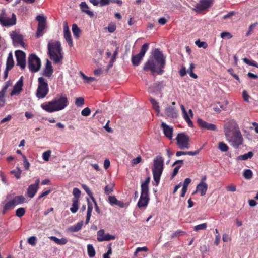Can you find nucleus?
<instances>
[{"instance_id": "nucleus-1", "label": "nucleus", "mask_w": 258, "mask_h": 258, "mask_svg": "<svg viewBox=\"0 0 258 258\" xmlns=\"http://www.w3.org/2000/svg\"><path fill=\"white\" fill-rule=\"evenodd\" d=\"M165 57L159 49H155L152 51V57L145 63L143 70L150 71L153 75L156 73L159 75L163 74V70L165 66Z\"/></svg>"}, {"instance_id": "nucleus-2", "label": "nucleus", "mask_w": 258, "mask_h": 258, "mask_svg": "<svg viewBox=\"0 0 258 258\" xmlns=\"http://www.w3.org/2000/svg\"><path fill=\"white\" fill-rule=\"evenodd\" d=\"M224 133L227 140L234 148L242 144L243 138L235 120H231L224 125Z\"/></svg>"}, {"instance_id": "nucleus-3", "label": "nucleus", "mask_w": 258, "mask_h": 258, "mask_svg": "<svg viewBox=\"0 0 258 258\" xmlns=\"http://www.w3.org/2000/svg\"><path fill=\"white\" fill-rule=\"evenodd\" d=\"M69 104V101L66 95H57L52 101L41 105V108L49 113L60 111L64 109Z\"/></svg>"}, {"instance_id": "nucleus-4", "label": "nucleus", "mask_w": 258, "mask_h": 258, "mask_svg": "<svg viewBox=\"0 0 258 258\" xmlns=\"http://www.w3.org/2000/svg\"><path fill=\"white\" fill-rule=\"evenodd\" d=\"M48 50L50 58L54 63L58 64L61 61L63 56L60 42H49Z\"/></svg>"}, {"instance_id": "nucleus-5", "label": "nucleus", "mask_w": 258, "mask_h": 258, "mask_svg": "<svg viewBox=\"0 0 258 258\" xmlns=\"http://www.w3.org/2000/svg\"><path fill=\"white\" fill-rule=\"evenodd\" d=\"M164 169V160L160 156H157L154 160L152 168L153 179L156 185L159 183L160 177Z\"/></svg>"}, {"instance_id": "nucleus-6", "label": "nucleus", "mask_w": 258, "mask_h": 258, "mask_svg": "<svg viewBox=\"0 0 258 258\" xmlns=\"http://www.w3.org/2000/svg\"><path fill=\"white\" fill-rule=\"evenodd\" d=\"M0 23L3 26H12L16 23V16L14 13H7L3 10L0 14Z\"/></svg>"}, {"instance_id": "nucleus-7", "label": "nucleus", "mask_w": 258, "mask_h": 258, "mask_svg": "<svg viewBox=\"0 0 258 258\" xmlns=\"http://www.w3.org/2000/svg\"><path fill=\"white\" fill-rule=\"evenodd\" d=\"M48 85L43 77L38 78V86L36 91V96L39 99L44 98L48 93Z\"/></svg>"}, {"instance_id": "nucleus-8", "label": "nucleus", "mask_w": 258, "mask_h": 258, "mask_svg": "<svg viewBox=\"0 0 258 258\" xmlns=\"http://www.w3.org/2000/svg\"><path fill=\"white\" fill-rule=\"evenodd\" d=\"M28 67L32 72H37L41 67V61L35 54H31L28 59Z\"/></svg>"}, {"instance_id": "nucleus-9", "label": "nucleus", "mask_w": 258, "mask_h": 258, "mask_svg": "<svg viewBox=\"0 0 258 258\" xmlns=\"http://www.w3.org/2000/svg\"><path fill=\"white\" fill-rule=\"evenodd\" d=\"M176 140L177 141V144L180 149L184 150L189 148L190 139L187 135H186L184 133H179L177 135Z\"/></svg>"}, {"instance_id": "nucleus-10", "label": "nucleus", "mask_w": 258, "mask_h": 258, "mask_svg": "<svg viewBox=\"0 0 258 258\" xmlns=\"http://www.w3.org/2000/svg\"><path fill=\"white\" fill-rule=\"evenodd\" d=\"M149 46L148 43H145L142 45L140 53L132 57V62L134 66H137L140 64L141 60L143 59L146 52L148 50Z\"/></svg>"}, {"instance_id": "nucleus-11", "label": "nucleus", "mask_w": 258, "mask_h": 258, "mask_svg": "<svg viewBox=\"0 0 258 258\" xmlns=\"http://www.w3.org/2000/svg\"><path fill=\"white\" fill-rule=\"evenodd\" d=\"M16 57L17 65L20 67L21 69L23 70L26 67V54L21 50H16L15 51Z\"/></svg>"}, {"instance_id": "nucleus-12", "label": "nucleus", "mask_w": 258, "mask_h": 258, "mask_svg": "<svg viewBox=\"0 0 258 258\" xmlns=\"http://www.w3.org/2000/svg\"><path fill=\"white\" fill-rule=\"evenodd\" d=\"M149 200V191L141 190V196L137 205L139 208L146 207Z\"/></svg>"}, {"instance_id": "nucleus-13", "label": "nucleus", "mask_w": 258, "mask_h": 258, "mask_svg": "<svg viewBox=\"0 0 258 258\" xmlns=\"http://www.w3.org/2000/svg\"><path fill=\"white\" fill-rule=\"evenodd\" d=\"M11 37L13 40L14 46H17L21 45L22 47H24L25 43L23 41V38L22 35L18 34L15 31H13L11 34Z\"/></svg>"}, {"instance_id": "nucleus-14", "label": "nucleus", "mask_w": 258, "mask_h": 258, "mask_svg": "<svg viewBox=\"0 0 258 258\" xmlns=\"http://www.w3.org/2000/svg\"><path fill=\"white\" fill-rule=\"evenodd\" d=\"M115 238V237L114 235H110L108 233L105 234L103 229H101L97 232V239L99 242L114 240Z\"/></svg>"}, {"instance_id": "nucleus-15", "label": "nucleus", "mask_w": 258, "mask_h": 258, "mask_svg": "<svg viewBox=\"0 0 258 258\" xmlns=\"http://www.w3.org/2000/svg\"><path fill=\"white\" fill-rule=\"evenodd\" d=\"M63 35L66 41L68 43L70 47L73 46V40L72 39L71 33L67 21L63 23Z\"/></svg>"}, {"instance_id": "nucleus-16", "label": "nucleus", "mask_w": 258, "mask_h": 258, "mask_svg": "<svg viewBox=\"0 0 258 258\" xmlns=\"http://www.w3.org/2000/svg\"><path fill=\"white\" fill-rule=\"evenodd\" d=\"M211 3V0H200L199 3L196 5L195 10L198 12H202L209 8Z\"/></svg>"}, {"instance_id": "nucleus-17", "label": "nucleus", "mask_w": 258, "mask_h": 258, "mask_svg": "<svg viewBox=\"0 0 258 258\" xmlns=\"http://www.w3.org/2000/svg\"><path fill=\"white\" fill-rule=\"evenodd\" d=\"M40 180L39 179H37L34 184H31L29 186L27 189V195L30 198H32L37 192L39 187Z\"/></svg>"}, {"instance_id": "nucleus-18", "label": "nucleus", "mask_w": 258, "mask_h": 258, "mask_svg": "<svg viewBox=\"0 0 258 258\" xmlns=\"http://www.w3.org/2000/svg\"><path fill=\"white\" fill-rule=\"evenodd\" d=\"M23 85L22 77L14 85L13 89L10 93L11 96L17 95L20 93L22 90V87Z\"/></svg>"}, {"instance_id": "nucleus-19", "label": "nucleus", "mask_w": 258, "mask_h": 258, "mask_svg": "<svg viewBox=\"0 0 258 258\" xmlns=\"http://www.w3.org/2000/svg\"><path fill=\"white\" fill-rule=\"evenodd\" d=\"M197 122L199 125L201 127L211 131H216L217 130V127L214 124L208 123L200 118L198 119Z\"/></svg>"}, {"instance_id": "nucleus-20", "label": "nucleus", "mask_w": 258, "mask_h": 258, "mask_svg": "<svg viewBox=\"0 0 258 258\" xmlns=\"http://www.w3.org/2000/svg\"><path fill=\"white\" fill-rule=\"evenodd\" d=\"M161 126L163 130L165 136L169 139H172L173 132V127L164 122L162 123Z\"/></svg>"}, {"instance_id": "nucleus-21", "label": "nucleus", "mask_w": 258, "mask_h": 258, "mask_svg": "<svg viewBox=\"0 0 258 258\" xmlns=\"http://www.w3.org/2000/svg\"><path fill=\"white\" fill-rule=\"evenodd\" d=\"M53 72L51 62L47 59L45 68L43 70V75L47 77H50Z\"/></svg>"}, {"instance_id": "nucleus-22", "label": "nucleus", "mask_w": 258, "mask_h": 258, "mask_svg": "<svg viewBox=\"0 0 258 258\" xmlns=\"http://www.w3.org/2000/svg\"><path fill=\"white\" fill-rule=\"evenodd\" d=\"M165 113L167 116L171 118H176L178 116L175 108L171 106H169L165 109Z\"/></svg>"}, {"instance_id": "nucleus-23", "label": "nucleus", "mask_w": 258, "mask_h": 258, "mask_svg": "<svg viewBox=\"0 0 258 258\" xmlns=\"http://www.w3.org/2000/svg\"><path fill=\"white\" fill-rule=\"evenodd\" d=\"M207 189V184L203 181H201L197 186V191L200 192L202 196L206 194Z\"/></svg>"}, {"instance_id": "nucleus-24", "label": "nucleus", "mask_w": 258, "mask_h": 258, "mask_svg": "<svg viewBox=\"0 0 258 258\" xmlns=\"http://www.w3.org/2000/svg\"><path fill=\"white\" fill-rule=\"evenodd\" d=\"M80 7L82 11L86 13L89 16L92 17L94 15L93 13L89 10V8L85 2H81Z\"/></svg>"}, {"instance_id": "nucleus-25", "label": "nucleus", "mask_w": 258, "mask_h": 258, "mask_svg": "<svg viewBox=\"0 0 258 258\" xmlns=\"http://www.w3.org/2000/svg\"><path fill=\"white\" fill-rule=\"evenodd\" d=\"M180 107H181L182 113H183L184 119L187 122L188 125L190 127H192L193 126V123L191 121L189 116H188V115L185 110V107L184 106V105H181Z\"/></svg>"}, {"instance_id": "nucleus-26", "label": "nucleus", "mask_w": 258, "mask_h": 258, "mask_svg": "<svg viewBox=\"0 0 258 258\" xmlns=\"http://www.w3.org/2000/svg\"><path fill=\"white\" fill-rule=\"evenodd\" d=\"M14 61L13 58V54L12 52H10L6 62V68L7 70H11L14 66Z\"/></svg>"}, {"instance_id": "nucleus-27", "label": "nucleus", "mask_w": 258, "mask_h": 258, "mask_svg": "<svg viewBox=\"0 0 258 258\" xmlns=\"http://www.w3.org/2000/svg\"><path fill=\"white\" fill-rule=\"evenodd\" d=\"M191 180L190 178H186L183 182V187L182 189V192L180 197H184L187 190L188 185L190 183Z\"/></svg>"}, {"instance_id": "nucleus-28", "label": "nucleus", "mask_w": 258, "mask_h": 258, "mask_svg": "<svg viewBox=\"0 0 258 258\" xmlns=\"http://www.w3.org/2000/svg\"><path fill=\"white\" fill-rule=\"evenodd\" d=\"M72 30L74 37L77 39L79 38L80 36L81 31L76 24H73Z\"/></svg>"}, {"instance_id": "nucleus-29", "label": "nucleus", "mask_w": 258, "mask_h": 258, "mask_svg": "<svg viewBox=\"0 0 258 258\" xmlns=\"http://www.w3.org/2000/svg\"><path fill=\"white\" fill-rule=\"evenodd\" d=\"M46 23H38L37 30L36 32V37H39L43 35V31L45 28Z\"/></svg>"}, {"instance_id": "nucleus-30", "label": "nucleus", "mask_w": 258, "mask_h": 258, "mask_svg": "<svg viewBox=\"0 0 258 258\" xmlns=\"http://www.w3.org/2000/svg\"><path fill=\"white\" fill-rule=\"evenodd\" d=\"M92 210H93L92 204L91 202L88 201V208H87L86 219V221H85L86 224H87L90 221V217L91 216V213L92 212Z\"/></svg>"}, {"instance_id": "nucleus-31", "label": "nucleus", "mask_w": 258, "mask_h": 258, "mask_svg": "<svg viewBox=\"0 0 258 258\" xmlns=\"http://www.w3.org/2000/svg\"><path fill=\"white\" fill-rule=\"evenodd\" d=\"M50 239L59 245H64L68 242L67 239L64 238L58 239L55 236H51Z\"/></svg>"}, {"instance_id": "nucleus-32", "label": "nucleus", "mask_w": 258, "mask_h": 258, "mask_svg": "<svg viewBox=\"0 0 258 258\" xmlns=\"http://www.w3.org/2000/svg\"><path fill=\"white\" fill-rule=\"evenodd\" d=\"M253 156V153L252 152H249L246 154L240 155L237 157V159L238 160H246L249 158H251Z\"/></svg>"}, {"instance_id": "nucleus-33", "label": "nucleus", "mask_w": 258, "mask_h": 258, "mask_svg": "<svg viewBox=\"0 0 258 258\" xmlns=\"http://www.w3.org/2000/svg\"><path fill=\"white\" fill-rule=\"evenodd\" d=\"M79 208V200H72V205L70 208V210L72 213H75L78 211Z\"/></svg>"}, {"instance_id": "nucleus-34", "label": "nucleus", "mask_w": 258, "mask_h": 258, "mask_svg": "<svg viewBox=\"0 0 258 258\" xmlns=\"http://www.w3.org/2000/svg\"><path fill=\"white\" fill-rule=\"evenodd\" d=\"M80 76L84 80L85 83H90L93 81H96V79L94 77H88L86 76L82 72H80Z\"/></svg>"}, {"instance_id": "nucleus-35", "label": "nucleus", "mask_w": 258, "mask_h": 258, "mask_svg": "<svg viewBox=\"0 0 258 258\" xmlns=\"http://www.w3.org/2000/svg\"><path fill=\"white\" fill-rule=\"evenodd\" d=\"M150 181V178L147 177L145 181L141 184V190L149 191V184Z\"/></svg>"}, {"instance_id": "nucleus-36", "label": "nucleus", "mask_w": 258, "mask_h": 258, "mask_svg": "<svg viewBox=\"0 0 258 258\" xmlns=\"http://www.w3.org/2000/svg\"><path fill=\"white\" fill-rule=\"evenodd\" d=\"M83 225V222L81 221L78 222L76 225H74L70 227V230L73 232H77L79 231Z\"/></svg>"}, {"instance_id": "nucleus-37", "label": "nucleus", "mask_w": 258, "mask_h": 258, "mask_svg": "<svg viewBox=\"0 0 258 258\" xmlns=\"http://www.w3.org/2000/svg\"><path fill=\"white\" fill-rule=\"evenodd\" d=\"M115 186L114 183H110L106 185L104 188V192L106 195L111 194L113 191V188Z\"/></svg>"}, {"instance_id": "nucleus-38", "label": "nucleus", "mask_w": 258, "mask_h": 258, "mask_svg": "<svg viewBox=\"0 0 258 258\" xmlns=\"http://www.w3.org/2000/svg\"><path fill=\"white\" fill-rule=\"evenodd\" d=\"M118 49H119V47H117L115 51L113 53V56L110 60V61L109 62V64L108 66V69H107L108 70L112 67L113 62L116 60V56H117V55L118 54Z\"/></svg>"}, {"instance_id": "nucleus-39", "label": "nucleus", "mask_w": 258, "mask_h": 258, "mask_svg": "<svg viewBox=\"0 0 258 258\" xmlns=\"http://www.w3.org/2000/svg\"><path fill=\"white\" fill-rule=\"evenodd\" d=\"M25 199V198L23 196H17L15 197L13 200L16 205H18L23 203Z\"/></svg>"}, {"instance_id": "nucleus-40", "label": "nucleus", "mask_w": 258, "mask_h": 258, "mask_svg": "<svg viewBox=\"0 0 258 258\" xmlns=\"http://www.w3.org/2000/svg\"><path fill=\"white\" fill-rule=\"evenodd\" d=\"M87 252L90 257H93L95 256V251L92 244H88L87 245Z\"/></svg>"}, {"instance_id": "nucleus-41", "label": "nucleus", "mask_w": 258, "mask_h": 258, "mask_svg": "<svg viewBox=\"0 0 258 258\" xmlns=\"http://www.w3.org/2000/svg\"><path fill=\"white\" fill-rule=\"evenodd\" d=\"M207 227V224L206 223H202L198 225L195 226L194 227V230L196 232H198L200 230H204Z\"/></svg>"}, {"instance_id": "nucleus-42", "label": "nucleus", "mask_w": 258, "mask_h": 258, "mask_svg": "<svg viewBox=\"0 0 258 258\" xmlns=\"http://www.w3.org/2000/svg\"><path fill=\"white\" fill-rule=\"evenodd\" d=\"M218 149L222 152H227L229 150V147L225 143L220 142L218 144Z\"/></svg>"}, {"instance_id": "nucleus-43", "label": "nucleus", "mask_w": 258, "mask_h": 258, "mask_svg": "<svg viewBox=\"0 0 258 258\" xmlns=\"http://www.w3.org/2000/svg\"><path fill=\"white\" fill-rule=\"evenodd\" d=\"M253 176V173L250 169H246L243 172V176L246 179H250Z\"/></svg>"}, {"instance_id": "nucleus-44", "label": "nucleus", "mask_w": 258, "mask_h": 258, "mask_svg": "<svg viewBox=\"0 0 258 258\" xmlns=\"http://www.w3.org/2000/svg\"><path fill=\"white\" fill-rule=\"evenodd\" d=\"M73 195H74V198L72 200L76 199L79 200L81 195V191L78 188H74L73 190Z\"/></svg>"}, {"instance_id": "nucleus-45", "label": "nucleus", "mask_w": 258, "mask_h": 258, "mask_svg": "<svg viewBox=\"0 0 258 258\" xmlns=\"http://www.w3.org/2000/svg\"><path fill=\"white\" fill-rule=\"evenodd\" d=\"M17 170H13L11 172V173L14 174V176L18 179H20L21 177V174L22 173V170L19 167H17Z\"/></svg>"}, {"instance_id": "nucleus-46", "label": "nucleus", "mask_w": 258, "mask_h": 258, "mask_svg": "<svg viewBox=\"0 0 258 258\" xmlns=\"http://www.w3.org/2000/svg\"><path fill=\"white\" fill-rule=\"evenodd\" d=\"M194 68H195L194 64L193 63H191L190 64V67H189V69L188 70V72L190 77H191L195 79H196V78H197L198 76L192 71V70Z\"/></svg>"}, {"instance_id": "nucleus-47", "label": "nucleus", "mask_w": 258, "mask_h": 258, "mask_svg": "<svg viewBox=\"0 0 258 258\" xmlns=\"http://www.w3.org/2000/svg\"><path fill=\"white\" fill-rule=\"evenodd\" d=\"M242 60L244 62H245L246 64H248V65L252 66L258 68V64L254 61L250 60L248 59H247V58H244L242 59Z\"/></svg>"}, {"instance_id": "nucleus-48", "label": "nucleus", "mask_w": 258, "mask_h": 258, "mask_svg": "<svg viewBox=\"0 0 258 258\" xmlns=\"http://www.w3.org/2000/svg\"><path fill=\"white\" fill-rule=\"evenodd\" d=\"M25 213V209L24 208H19L16 211V215L18 217H22Z\"/></svg>"}, {"instance_id": "nucleus-49", "label": "nucleus", "mask_w": 258, "mask_h": 258, "mask_svg": "<svg viewBox=\"0 0 258 258\" xmlns=\"http://www.w3.org/2000/svg\"><path fill=\"white\" fill-rule=\"evenodd\" d=\"M83 188L86 191V192L89 196V197L91 198L92 200H94V198L93 196L92 193L91 191L90 188L86 185L83 184L82 185Z\"/></svg>"}, {"instance_id": "nucleus-50", "label": "nucleus", "mask_w": 258, "mask_h": 258, "mask_svg": "<svg viewBox=\"0 0 258 258\" xmlns=\"http://www.w3.org/2000/svg\"><path fill=\"white\" fill-rule=\"evenodd\" d=\"M257 24H258L257 22H255V23H254L253 24H252L250 25L249 29H248V31L246 33V35H245L246 36H249L251 33L253 32L254 29L256 27Z\"/></svg>"}, {"instance_id": "nucleus-51", "label": "nucleus", "mask_w": 258, "mask_h": 258, "mask_svg": "<svg viewBox=\"0 0 258 258\" xmlns=\"http://www.w3.org/2000/svg\"><path fill=\"white\" fill-rule=\"evenodd\" d=\"M196 44L200 48L203 47V48L205 49L208 47V44L205 42H201L200 41V40H197L195 42Z\"/></svg>"}, {"instance_id": "nucleus-52", "label": "nucleus", "mask_w": 258, "mask_h": 258, "mask_svg": "<svg viewBox=\"0 0 258 258\" xmlns=\"http://www.w3.org/2000/svg\"><path fill=\"white\" fill-rule=\"evenodd\" d=\"M15 205H16L15 203L14 202L13 200H12L6 203L4 206V209L5 210H7L10 208H13Z\"/></svg>"}, {"instance_id": "nucleus-53", "label": "nucleus", "mask_w": 258, "mask_h": 258, "mask_svg": "<svg viewBox=\"0 0 258 258\" xmlns=\"http://www.w3.org/2000/svg\"><path fill=\"white\" fill-rule=\"evenodd\" d=\"M6 92H4V91H0V107L3 106L5 104V100L4 99V96Z\"/></svg>"}, {"instance_id": "nucleus-54", "label": "nucleus", "mask_w": 258, "mask_h": 258, "mask_svg": "<svg viewBox=\"0 0 258 258\" xmlns=\"http://www.w3.org/2000/svg\"><path fill=\"white\" fill-rule=\"evenodd\" d=\"M84 103V100L83 97H78L76 99L75 104L77 106H81Z\"/></svg>"}, {"instance_id": "nucleus-55", "label": "nucleus", "mask_w": 258, "mask_h": 258, "mask_svg": "<svg viewBox=\"0 0 258 258\" xmlns=\"http://www.w3.org/2000/svg\"><path fill=\"white\" fill-rule=\"evenodd\" d=\"M220 36L222 38L225 39H230L232 38V35L231 34L228 32H223L221 33Z\"/></svg>"}, {"instance_id": "nucleus-56", "label": "nucleus", "mask_w": 258, "mask_h": 258, "mask_svg": "<svg viewBox=\"0 0 258 258\" xmlns=\"http://www.w3.org/2000/svg\"><path fill=\"white\" fill-rule=\"evenodd\" d=\"M51 151L48 150L43 153L42 157L44 160L48 161L50 156Z\"/></svg>"}, {"instance_id": "nucleus-57", "label": "nucleus", "mask_w": 258, "mask_h": 258, "mask_svg": "<svg viewBox=\"0 0 258 258\" xmlns=\"http://www.w3.org/2000/svg\"><path fill=\"white\" fill-rule=\"evenodd\" d=\"M116 26L115 24L110 23L108 25L107 29L110 33H113L116 30Z\"/></svg>"}, {"instance_id": "nucleus-58", "label": "nucleus", "mask_w": 258, "mask_h": 258, "mask_svg": "<svg viewBox=\"0 0 258 258\" xmlns=\"http://www.w3.org/2000/svg\"><path fill=\"white\" fill-rule=\"evenodd\" d=\"M184 232L182 230H177L171 235V238L173 239L182 235Z\"/></svg>"}, {"instance_id": "nucleus-59", "label": "nucleus", "mask_w": 258, "mask_h": 258, "mask_svg": "<svg viewBox=\"0 0 258 258\" xmlns=\"http://www.w3.org/2000/svg\"><path fill=\"white\" fill-rule=\"evenodd\" d=\"M23 158L24 159V167L25 170H28L30 167V163L28 162V160L26 158V157L22 155Z\"/></svg>"}, {"instance_id": "nucleus-60", "label": "nucleus", "mask_w": 258, "mask_h": 258, "mask_svg": "<svg viewBox=\"0 0 258 258\" xmlns=\"http://www.w3.org/2000/svg\"><path fill=\"white\" fill-rule=\"evenodd\" d=\"M91 110L89 108L86 107L84 108L82 111H81V114L82 115L84 116H88L90 114Z\"/></svg>"}, {"instance_id": "nucleus-61", "label": "nucleus", "mask_w": 258, "mask_h": 258, "mask_svg": "<svg viewBox=\"0 0 258 258\" xmlns=\"http://www.w3.org/2000/svg\"><path fill=\"white\" fill-rule=\"evenodd\" d=\"M117 199L115 196H109L108 201L111 205H115L117 201Z\"/></svg>"}, {"instance_id": "nucleus-62", "label": "nucleus", "mask_w": 258, "mask_h": 258, "mask_svg": "<svg viewBox=\"0 0 258 258\" xmlns=\"http://www.w3.org/2000/svg\"><path fill=\"white\" fill-rule=\"evenodd\" d=\"M36 238L35 236H32L28 238V242L32 245H34L36 244Z\"/></svg>"}, {"instance_id": "nucleus-63", "label": "nucleus", "mask_w": 258, "mask_h": 258, "mask_svg": "<svg viewBox=\"0 0 258 258\" xmlns=\"http://www.w3.org/2000/svg\"><path fill=\"white\" fill-rule=\"evenodd\" d=\"M36 20L38 21V23H46V18L42 15H38L36 17Z\"/></svg>"}, {"instance_id": "nucleus-64", "label": "nucleus", "mask_w": 258, "mask_h": 258, "mask_svg": "<svg viewBox=\"0 0 258 258\" xmlns=\"http://www.w3.org/2000/svg\"><path fill=\"white\" fill-rule=\"evenodd\" d=\"M226 189L228 191L234 192L236 190V187L233 184H230L226 187Z\"/></svg>"}]
</instances>
